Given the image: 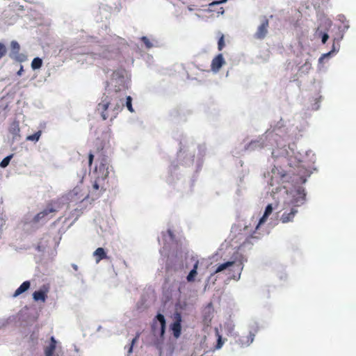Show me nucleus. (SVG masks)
I'll use <instances>...</instances> for the list:
<instances>
[{
	"mask_svg": "<svg viewBox=\"0 0 356 356\" xmlns=\"http://www.w3.org/2000/svg\"><path fill=\"white\" fill-rule=\"evenodd\" d=\"M162 240L163 241V252L172 251V255L175 254L176 262L178 263L179 266H175V268H181L184 266L183 259L186 260L189 257V252L187 251L186 247L184 245L181 241L175 240V236L170 229H168L166 232L162 233Z\"/></svg>",
	"mask_w": 356,
	"mask_h": 356,
	"instance_id": "f257e3e1",
	"label": "nucleus"
},
{
	"mask_svg": "<svg viewBox=\"0 0 356 356\" xmlns=\"http://www.w3.org/2000/svg\"><path fill=\"white\" fill-rule=\"evenodd\" d=\"M123 93L115 94L111 91V88H108V95L104 94L102 97L101 102L97 105V110L100 112L101 116L104 120H106L108 117L106 113L109 106H113V111L114 112L113 117L115 118L116 115L124 106Z\"/></svg>",
	"mask_w": 356,
	"mask_h": 356,
	"instance_id": "f03ea898",
	"label": "nucleus"
},
{
	"mask_svg": "<svg viewBox=\"0 0 356 356\" xmlns=\"http://www.w3.org/2000/svg\"><path fill=\"white\" fill-rule=\"evenodd\" d=\"M243 269V265L241 261H228L218 264L214 270V273L223 272L228 276L229 279L238 280Z\"/></svg>",
	"mask_w": 356,
	"mask_h": 356,
	"instance_id": "7ed1b4c3",
	"label": "nucleus"
},
{
	"mask_svg": "<svg viewBox=\"0 0 356 356\" xmlns=\"http://www.w3.org/2000/svg\"><path fill=\"white\" fill-rule=\"evenodd\" d=\"M305 195L304 189L298 188L296 191V195L291 202L292 207L291 208L290 211H284L281 216L280 220L282 222L287 223L293 220L295 216L298 213L297 208L305 203Z\"/></svg>",
	"mask_w": 356,
	"mask_h": 356,
	"instance_id": "20e7f679",
	"label": "nucleus"
},
{
	"mask_svg": "<svg viewBox=\"0 0 356 356\" xmlns=\"http://www.w3.org/2000/svg\"><path fill=\"white\" fill-rule=\"evenodd\" d=\"M126 71L124 69H118L114 71L112 74L111 83L106 82V90L108 91V88L110 85L114 88L111 91L115 94L122 93V90L127 88L126 85L125 79Z\"/></svg>",
	"mask_w": 356,
	"mask_h": 356,
	"instance_id": "39448f33",
	"label": "nucleus"
},
{
	"mask_svg": "<svg viewBox=\"0 0 356 356\" xmlns=\"http://www.w3.org/2000/svg\"><path fill=\"white\" fill-rule=\"evenodd\" d=\"M60 209V207L57 205V203L52 202L47 207L41 212L38 213L33 219V223H44L49 219L50 214L55 213Z\"/></svg>",
	"mask_w": 356,
	"mask_h": 356,
	"instance_id": "423d86ee",
	"label": "nucleus"
},
{
	"mask_svg": "<svg viewBox=\"0 0 356 356\" xmlns=\"http://www.w3.org/2000/svg\"><path fill=\"white\" fill-rule=\"evenodd\" d=\"M152 328L154 335L159 334L161 337H163L165 332V318L163 314H157Z\"/></svg>",
	"mask_w": 356,
	"mask_h": 356,
	"instance_id": "0eeeda50",
	"label": "nucleus"
},
{
	"mask_svg": "<svg viewBox=\"0 0 356 356\" xmlns=\"http://www.w3.org/2000/svg\"><path fill=\"white\" fill-rule=\"evenodd\" d=\"M19 50V44L17 41L13 40L10 42V51L9 53V56L13 60H15L19 63H23L26 60L27 57L25 54H20Z\"/></svg>",
	"mask_w": 356,
	"mask_h": 356,
	"instance_id": "6e6552de",
	"label": "nucleus"
},
{
	"mask_svg": "<svg viewBox=\"0 0 356 356\" xmlns=\"http://www.w3.org/2000/svg\"><path fill=\"white\" fill-rule=\"evenodd\" d=\"M181 316L176 312L174 314V322L170 325V329L172 332L173 336L175 338H179L181 334Z\"/></svg>",
	"mask_w": 356,
	"mask_h": 356,
	"instance_id": "1a4fd4ad",
	"label": "nucleus"
},
{
	"mask_svg": "<svg viewBox=\"0 0 356 356\" xmlns=\"http://www.w3.org/2000/svg\"><path fill=\"white\" fill-rule=\"evenodd\" d=\"M49 292V286L42 285L38 290L33 293V299L35 301H42L44 302L47 298V293Z\"/></svg>",
	"mask_w": 356,
	"mask_h": 356,
	"instance_id": "9d476101",
	"label": "nucleus"
},
{
	"mask_svg": "<svg viewBox=\"0 0 356 356\" xmlns=\"http://www.w3.org/2000/svg\"><path fill=\"white\" fill-rule=\"evenodd\" d=\"M225 64V60L223 58L222 54H218L213 58L211 64V69L213 72H218Z\"/></svg>",
	"mask_w": 356,
	"mask_h": 356,
	"instance_id": "9b49d317",
	"label": "nucleus"
},
{
	"mask_svg": "<svg viewBox=\"0 0 356 356\" xmlns=\"http://www.w3.org/2000/svg\"><path fill=\"white\" fill-rule=\"evenodd\" d=\"M268 20L266 18H265L262 21L261 24L259 26L254 34V37L257 39H264L268 33Z\"/></svg>",
	"mask_w": 356,
	"mask_h": 356,
	"instance_id": "f8f14e48",
	"label": "nucleus"
},
{
	"mask_svg": "<svg viewBox=\"0 0 356 356\" xmlns=\"http://www.w3.org/2000/svg\"><path fill=\"white\" fill-rule=\"evenodd\" d=\"M227 0H222L218 1H213L209 4L207 11L212 13L213 15L216 14V16L223 14L224 9L221 6V3L225 2Z\"/></svg>",
	"mask_w": 356,
	"mask_h": 356,
	"instance_id": "ddd939ff",
	"label": "nucleus"
},
{
	"mask_svg": "<svg viewBox=\"0 0 356 356\" xmlns=\"http://www.w3.org/2000/svg\"><path fill=\"white\" fill-rule=\"evenodd\" d=\"M191 145H193L192 139L184 138L180 141L179 150L177 154L179 159H181L186 152H190Z\"/></svg>",
	"mask_w": 356,
	"mask_h": 356,
	"instance_id": "4468645a",
	"label": "nucleus"
},
{
	"mask_svg": "<svg viewBox=\"0 0 356 356\" xmlns=\"http://www.w3.org/2000/svg\"><path fill=\"white\" fill-rule=\"evenodd\" d=\"M256 332V330L254 332L250 331L247 335L241 337L238 340V343L242 346H249L254 341Z\"/></svg>",
	"mask_w": 356,
	"mask_h": 356,
	"instance_id": "2eb2a0df",
	"label": "nucleus"
},
{
	"mask_svg": "<svg viewBox=\"0 0 356 356\" xmlns=\"http://www.w3.org/2000/svg\"><path fill=\"white\" fill-rule=\"evenodd\" d=\"M9 131L13 135V138H12L13 142L18 141L20 138V135H19L20 129H19V123L17 122H13L10 124Z\"/></svg>",
	"mask_w": 356,
	"mask_h": 356,
	"instance_id": "dca6fc26",
	"label": "nucleus"
},
{
	"mask_svg": "<svg viewBox=\"0 0 356 356\" xmlns=\"http://www.w3.org/2000/svg\"><path fill=\"white\" fill-rule=\"evenodd\" d=\"M31 286V282L30 281H24L21 285L15 290L14 294L13 296L14 298H16L19 296V295L22 294L23 293L27 291Z\"/></svg>",
	"mask_w": 356,
	"mask_h": 356,
	"instance_id": "f3484780",
	"label": "nucleus"
},
{
	"mask_svg": "<svg viewBox=\"0 0 356 356\" xmlns=\"http://www.w3.org/2000/svg\"><path fill=\"white\" fill-rule=\"evenodd\" d=\"M204 312L207 315L204 316V321L205 324L208 325L209 323L211 322V318L213 313V308L212 307V303L210 302L205 308Z\"/></svg>",
	"mask_w": 356,
	"mask_h": 356,
	"instance_id": "a211bd4d",
	"label": "nucleus"
},
{
	"mask_svg": "<svg viewBox=\"0 0 356 356\" xmlns=\"http://www.w3.org/2000/svg\"><path fill=\"white\" fill-rule=\"evenodd\" d=\"M272 212H273L272 204H268L267 207H266V209H265L263 216L260 218L258 224L256 226V229H257L259 228L260 225H261L262 223H264V222L266 221L268 217L272 213Z\"/></svg>",
	"mask_w": 356,
	"mask_h": 356,
	"instance_id": "6ab92c4d",
	"label": "nucleus"
},
{
	"mask_svg": "<svg viewBox=\"0 0 356 356\" xmlns=\"http://www.w3.org/2000/svg\"><path fill=\"white\" fill-rule=\"evenodd\" d=\"M56 346V341L54 337H51L49 345L45 348L46 356H53Z\"/></svg>",
	"mask_w": 356,
	"mask_h": 356,
	"instance_id": "aec40b11",
	"label": "nucleus"
},
{
	"mask_svg": "<svg viewBox=\"0 0 356 356\" xmlns=\"http://www.w3.org/2000/svg\"><path fill=\"white\" fill-rule=\"evenodd\" d=\"M93 256L95 257L96 262L98 263L102 259L106 258V253L103 248H98L93 252Z\"/></svg>",
	"mask_w": 356,
	"mask_h": 356,
	"instance_id": "412c9836",
	"label": "nucleus"
},
{
	"mask_svg": "<svg viewBox=\"0 0 356 356\" xmlns=\"http://www.w3.org/2000/svg\"><path fill=\"white\" fill-rule=\"evenodd\" d=\"M265 146L264 141L262 138L252 141L248 145V148L252 150L262 149Z\"/></svg>",
	"mask_w": 356,
	"mask_h": 356,
	"instance_id": "4be33fe9",
	"label": "nucleus"
},
{
	"mask_svg": "<svg viewBox=\"0 0 356 356\" xmlns=\"http://www.w3.org/2000/svg\"><path fill=\"white\" fill-rule=\"evenodd\" d=\"M199 261L197 260L195 264H193V268L191 269L188 274L186 277V280L188 282H191L195 280V277H196L197 272V266H198Z\"/></svg>",
	"mask_w": 356,
	"mask_h": 356,
	"instance_id": "5701e85b",
	"label": "nucleus"
},
{
	"mask_svg": "<svg viewBox=\"0 0 356 356\" xmlns=\"http://www.w3.org/2000/svg\"><path fill=\"white\" fill-rule=\"evenodd\" d=\"M15 317L10 316L7 318H0V329H2L9 325L11 322L14 321Z\"/></svg>",
	"mask_w": 356,
	"mask_h": 356,
	"instance_id": "b1692460",
	"label": "nucleus"
},
{
	"mask_svg": "<svg viewBox=\"0 0 356 356\" xmlns=\"http://www.w3.org/2000/svg\"><path fill=\"white\" fill-rule=\"evenodd\" d=\"M42 63H43V62H42V58H40L39 57H35L33 59V60L31 62V68L33 70H38L42 67Z\"/></svg>",
	"mask_w": 356,
	"mask_h": 356,
	"instance_id": "393cba45",
	"label": "nucleus"
},
{
	"mask_svg": "<svg viewBox=\"0 0 356 356\" xmlns=\"http://www.w3.org/2000/svg\"><path fill=\"white\" fill-rule=\"evenodd\" d=\"M216 334L217 337V343L216 346L213 348V350L221 348L225 342L222 338V336L219 334V332L217 328L216 329Z\"/></svg>",
	"mask_w": 356,
	"mask_h": 356,
	"instance_id": "a878e982",
	"label": "nucleus"
},
{
	"mask_svg": "<svg viewBox=\"0 0 356 356\" xmlns=\"http://www.w3.org/2000/svg\"><path fill=\"white\" fill-rule=\"evenodd\" d=\"M42 131H38L32 135H29L26 137V140L38 142L41 136Z\"/></svg>",
	"mask_w": 356,
	"mask_h": 356,
	"instance_id": "bb28decb",
	"label": "nucleus"
},
{
	"mask_svg": "<svg viewBox=\"0 0 356 356\" xmlns=\"http://www.w3.org/2000/svg\"><path fill=\"white\" fill-rule=\"evenodd\" d=\"M13 157V154H10L6 156L1 162H0V167L2 168H5L9 165V163L12 158Z\"/></svg>",
	"mask_w": 356,
	"mask_h": 356,
	"instance_id": "cd10ccee",
	"label": "nucleus"
},
{
	"mask_svg": "<svg viewBox=\"0 0 356 356\" xmlns=\"http://www.w3.org/2000/svg\"><path fill=\"white\" fill-rule=\"evenodd\" d=\"M124 106H126V107L130 112L133 113L134 111L132 106V98L131 96L126 97V102Z\"/></svg>",
	"mask_w": 356,
	"mask_h": 356,
	"instance_id": "c85d7f7f",
	"label": "nucleus"
},
{
	"mask_svg": "<svg viewBox=\"0 0 356 356\" xmlns=\"http://www.w3.org/2000/svg\"><path fill=\"white\" fill-rule=\"evenodd\" d=\"M141 41L144 43L147 49H151L154 47L153 43L149 40V39L146 36H143L140 38Z\"/></svg>",
	"mask_w": 356,
	"mask_h": 356,
	"instance_id": "c756f323",
	"label": "nucleus"
},
{
	"mask_svg": "<svg viewBox=\"0 0 356 356\" xmlns=\"http://www.w3.org/2000/svg\"><path fill=\"white\" fill-rule=\"evenodd\" d=\"M108 168L106 165V164L102 163L99 166V170L100 172L102 171V175H104V177H107L108 175Z\"/></svg>",
	"mask_w": 356,
	"mask_h": 356,
	"instance_id": "7c9ffc66",
	"label": "nucleus"
},
{
	"mask_svg": "<svg viewBox=\"0 0 356 356\" xmlns=\"http://www.w3.org/2000/svg\"><path fill=\"white\" fill-rule=\"evenodd\" d=\"M225 37H224V35H221V36L220 37V38L218 39V49L219 51H222V49L225 47Z\"/></svg>",
	"mask_w": 356,
	"mask_h": 356,
	"instance_id": "2f4dec72",
	"label": "nucleus"
},
{
	"mask_svg": "<svg viewBox=\"0 0 356 356\" xmlns=\"http://www.w3.org/2000/svg\"><path fill=\"white\" fill-rule=\"evenodd\" d=\"M7 53V48L6 46L2 43L0 42V60L6 56Z\"/></svg>",
	"mask_w": 356,
	"mask_h": 356,
	"instance_id": "473e14b6",
	"label": "nucleus"
},
{
	"mask_svg": "<svg viewBox=\"0 0 356 356\" xmlns=\"http://www.w3.org/2000/svg\"><path fill=\"white\" fill-rule=\"evenodd\" d=\"M255 238H257V237L253 236V234H251L245 239V241L243 243L242 245L245 246L248 244H252L251 241Z\"/></svg>",
	"mask_w": 356,
	"mask_h": 356,
	"instance_id": "72a5a7b5",
	"label": "nucleus"
},
{
	"mask_svg": "<svg viewBox=\"0 0 356 356\" xmlns=\"http://www.w3.org/2000/svg\"><path fill=\"white\" fill-rule=\"evenodd\" d=\"M191 159H189L186 161H185L184 165L189 166L191 164H192L193 163L194 154L191 155Z\"/></svg>",
	"mask_w": 356,
	"mask_h": 356,
	"instance_id": "f704fd0d",
	"label": "nucleus"
},
{
	"mask_svg": "<svg viewBox=\"0 0 356 356\" xmlns=\"http://www.w3.org/2000/svg\"><path fill=\"white\" fill-rule=\"evenodd\" d=\"M136 340H137L136 337L132 339L131 343V345H130V346L129 348V350H128V353H131L132 352V350H133V346H134V343L136 341Z\"/></svg>",
	"mask_w": 356,
	"mask_h": 356,
	"instance_id": "c9c22d12",
	"label": "nucleus"
},
{
	"mask_svg": "<svg viewBox=\"0 0 356 356\" xmlns=\"http://www.w3.org/2000/svg\"><path fill=\"white\" fill-rule=\"evenodd\" d=\"M328 38H329V36H328L327 33H323L322 34V42L323 44H325L327 42Z\"/></svg>",
	"mask_w": 356,
	"mask_h": 356,
	"instance_id": "e433bc0d",
	"label": "nucleus"
},
{
	"mask_svg": "<svg viewBox=\"0 0 356 356\" xmlns=\"http://www.w3.org/2000/svg\"><path fill=\"white\" fill-rule=\"evenodd\" d=\"M93 159H94V155L92 153H90L89 156H88V164H89V165H92V163L93 162Z\"/></svg>",
	"mask_w": 356,
	"mask_h": 356,
	"instance_id": "4c0bfd02",
	"label": "nucleus"
},
{
	"mask_svg": "<svg viewBox=\"0 0 356 356\" xmlns=\"http://www.w3.org/2000/svg\"><path fill=\"white\" fill-rule=\"evenodd\" d=\"M177 165L172 163L171 165L170 166V170H169L170 173L172 174V171H175L177 170ZM171 176H172V175H171Z\"/></svg>",
	"mask_w": 356,
	"mask_h": 356,
	"instance_id": "58836bf2",
	"label": "nucleus"
},
{
	"mask_svg": "<svg viewBox=\"0 0 356 356\" xmlns=\"http://www.w3.org/2000/svg\"><path fill=\"white\" fill-rule=\"evenodd\" d=\"M331 53H332V51H330V52H328V53H327V54H323V55L320 57V58H319V62H322V60H323L325 57H327V56H330V55L331 54Z\"/></svg>",
	"mask_w": 356,
	"mask_h": 356,
	"instance_id": "ea45409f",
	"label": "nucleus"
},
{
	"mask_svg": "<svg viewBox=\"0 0 356 356\" xmlns=\"http://www.w3.org/2000/svg\"><path fill=\"white\" fill-rule=\"evenodd\" d=\"M92 188H93V190H95V191H98V190L99 189V184H98L97 181H95V182L93 184V185H92Z\"/></svg>",
	"mask_w": 356,
	"mask_h": 356,
	"instance_id": "a19ab883",
	"label": "nucleus"
},
{
	"mask_svg": "<svg viewBox=\"0 0 356 356\" xmlns=\"http://www.w3.org/2000/svg\"><path fill=\"white\" fill-rule=\"evenodd\" d=\"M24 72L23 66L20 65L19 70L17 72V76H21L22 74V72Z\"/></svg>",
	"mask_w": 356,
	"mask_h": 356,
	"instance_id": "79ce46f5",
	"label": "nucleus"
},
{
	"mask_svg": "<svg viewBox=\"0 0 356 356\" xmlns=\"http://www.w3.org/2000/svg\"><path fill=\"white\" fill-rule=\"evenodd\" d=\"M72 267L75 270H78V266L75 264H72Z\"/></svg>",
	"mask_w": 356,
	"mask_h": 356,
	"instance_id": "37998d69",
	"label": "nucleus"
},
{
	"mask_svg": "<svg viewBox=\"0 0 356 356\" xmlns=\"http://www.w3.org/2000/svg\"><path fill=\"white\" fill-rule=\"evenodd\" d=\"M37 250H38V251H42V250H43V248H42V246H41V245H38L37 246Z\"/></svg>",
	"mask_w": 356,
	"mask_h": 356,
	"instance_id": "c03bdc74",
	"label": "nucleus"
},
{
	"mask_svg": "<svg viewBox=\"0 0 356 356\" xmlns=\"http://www.w3.org/2000/svg\"><path fill=\"white\" fill-rule=\"evenodd\" d=\"M99 195H100V193H99L98 194H97L94 197H92V200L98 198L99 197Z\"/></svg>",
	"mask_w": 356,
	"mask_h": 356,
	"instance_id": "a18cd8bd",
	"label": "nucleus"
},
{
	"mask_svg": "<svg viewBox=\"0 0 356 356\" xmlns=\"http://www.w3.org/2000/svg\"><path fill=\"white\" fill-rule=\"evenodd\" d=\"M170 265V259L168 258V260H167V264H166L167 268H169Z\"/></svg>",
	"mask_w": 356,
	"mask_h": 356,
	"instance_id": "49530a36",
	"label": "nucleus"
},
{
	"mask_svg": "<svg viewBox=\"0 0 356 356\" xmlns=\"http://www.w3.org/2000/svg\"><path fill=\"white\" fill-rule=\"evenodd\" d=\"M65 200H66V199H65V197H62L61 201H62V202H63H63H64V201H65Z\"/></svg>",
	"mask_w": 356,
	"mask_h": 356,
	"instance_id": "de8ad7c7",
	"label": "nucleus"
},
{
	"mask_svg": "<svg viewBox=\"0 0 356 356\" xmlns=\"http://www.w3.org/2000/svg\"><path fill=\"white\" fill-rule=\"evenodd\" d=\"M286 177V175H283L282 176V179H284V178H285Z\"/></svg>",
	"mask_w": 356,
	"mask_h": 356,
	"instance_id": "09e8293b",
	"label": "nucleus"
},
{
	"mask_svg": "<svg viewBox=\"0 0 356 356\" xmlns=\"http://www.w3.org/2000/svg\"><path fill=\"white\" fill-rule=\"evenodd\" d=\"M188 10H193V8H191V7H188Z\"/></svg>",
	"mask_w": 356,
	"mask_h": 356,
	"instance_id": "8fccbe9b",
	"label": "nucleus"
},
{
	"mask_svg": "<svg viewBox=\"0 0 356 356\" xmlns=\"http://www.w3.org/2000/svg\"><path fill=\"white\" fill-rule=\"evenodd\" d=\"M90 193L92 194V196H94L93 192L90 191Z\"/></svg>",
	"mask_w": 356,
	"mask_h": 356,
	"instance_id": "3c124183",
	"label": "nucleus"
},
{
	"mask_svg": "<svg viewBox=\"0 0 356 356\" xmlns=\"http://www.w3.org/2000/svg\"><path fill=\"white\" fill-rule=\"evenodd\" d=\"M90 193L92 194V196H94L93 192L90 191Z\"/></svg>",
	"mask_w": 356,
	"mask_h": 356,
	"instance_id": "603ef678",
	"label": "nucleus"
},
{
	"mask_svg": "<svg viewBox=\"0 0 356 356\" xmlns=\"http://www.w3.org/2000/svg\"><path fill=\"white\" fill-rule=\"evenodd\" d=\"M90 193L92 194V196H94L93 192L90 191Z\"/></svg>",
	"mask_w": 356,
	"mask_h": 356,
	"instance_id": "864d4df0",
	"label": "nucleus"
}]
</instances>
